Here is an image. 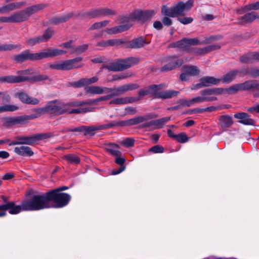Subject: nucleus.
I'll list each match as a JSON object with an SVG mask.
<instances>
[{
  "label": "nucleus",
  "instance_id": "nucleus-52",
  "mask_svg": "<svg viewBox=\"0 0 259 259\" xmlns=\"http://www.w3.org/2000/svg\"><path fill=\"white\" fill-rule=\"evenodd\" d=\"M109 23V21L108 20H104L101 22H96L89 28V30H93L104 27L106 26Z\"/></svg>",
  "mask_w": 259,
  "mask_h": 259
},
{
  "label": "nucleus",
  "instance_id": "nucleus-5",
  "mask_svg": "<svg viewBox=\"0 0 259 259\" xmlns=\"http://www.w3.org/2000/svg\"><path fill=\"white\" fill-rule=\"evenodd\" d=\"M225 94H233L242 91H259V80H247L242 83L235 84L228 88H224Z\"/></svg>",
  "mask_w": 259,
  "mask_h": 259
},
{
  "label": "nucleus",
  "instance_id": "nucleus-10",
  "mask_svg": "<svg viewBox=\"0 0 259 259\" xmlns=\"http://www.w3.org/2000/svg\"><path fill=\"white\" fill-rule=\"evenodd\" d=\"M47 113L52 115H58L67 112L65 103L58 100L50 102L46 105Z\"/></svg>",
  "mask_w": 259,
  "mask_h": 259
},
{
  "label": "nucleus",
  "instance_id": "nucleus-48",
  "mask_svg": "<svg viewBox=\"0 0 259 259\" xmlns=\"http://www.w3.org/2000/svg\"><path fill=\"white\" fill-rule=\"evenodd\" d=\"M222 38V35H211L208 37H206L204 40H200L199 45H207L210 44V42L218 40Z\"/></svg>",
  "mask_w": 259,
  "mask_h": 259
},
{
  "label": "nucleus",
  "instance_id": "nucleus-21",
  "mask_svg": "<svg viewBox=\"0 0 259 259\" xmlns=\"http://www.w3.org/2000/svg\"><path fill=\"white\" fill-rule=\"evenodd\" d=\"M12 23H20L29 18L26 9L17 12L11 15Z\"/></svg>",
  "mask_w": 259,
  "mask_h": 259
},
{
  "label": "nucleus",
  "instance_id": "nucleus-19",
  "mask_svg": "<svg viewBox=\"0 0 259 259\" xmlns=\"http://www.w3.org/2000/svg\"><path fill=\"white\" fill-rule=\"evenodd\" d=\"M28 117L26 115L16 117H9L5 118V121L8 125L16 124H24L28 121Z\"/></svg>",
  "mask_w": 259,
  "mask_h": 259
},
{
  "label": "nucleus",
  "instance_id": "nucleus-46",
  "mask_svg": "<svg viewBox=\"0 0 259 259\" xmlns=\"http://www.w3.org/2000/svg\"><path fill=\"white\" fill-rule=\"evenodd\" d=\"M88 49V45L83 44L82 45L78 46L76 47H73L70 51L71 54H75L79 55L84 53Z\"/></svg>",
  "mask_w": 259,
  "mask_h": 259
},
{
  "label": "nucleus",
  "instance_id": "nucleus-6",
  "mask_svg": "<svg viewBox=\"0 0 259 259\" xmlns=\"http://www.w3.org/2000/svg\"><path fill=\"white\" fill-rule=\"evenodd\" d=\"M53 137L51 133L37 134L30 136H19L15 138V140L11 141L9 146L17 145H32L38 141L50 138Z\"/></svg>",
  "mask_w": 259,
  "mask_h": 259
},
{
  "label": "nucleus",
  "instance_id": "nucleus-22",
  "mask_svg": "<svg viewBox=\"0 0 259 259\" xmlns=\"http://www.w3.org/2000/svg\"><path fill=\"white\" fill-rule=\"evenodd\" d=\"M6 211L9 210V212L11 214H16L21 211H25L22 206V203L21 205H16L15 202L13 201L8 202L4 203Z\"/></svg>",
  "mask_w": 259,
  "mask_h": 259
},
{
  "label": "nucleus",
  "instance_id": "nucleus-41",
  "mask_svg": "<svg viewBox=\"0 0 259 259\" xmlns=\"http://www.w3.org/2000/svg\"><path fill=\"white\" fill-rule=\"evenodd\" d=\"M82 19H94L100 17L99 9H93L81 14Z\"/></svg>",
  "mask_w": 259,
  "mask_h": 259
},
{
  "label": "nucleus",
  "instance_id": "nucleus-24",
  "mask_svg": "<svg viewBox=\"0 0 259 259\" xmlns=\"http://www.w3.org/2000/svg\"><path fill=\"white\" fill-rule=\"evenodd\" d=\"M256 19H259V15L254 12H249L239 18L238 23L240 25H245L252 22Z\"/></svg>",
  "mask_w": 259,
  "mask_h": 259
},
{
  "label": "nucleus",
  "instance_id": "nucleus-20",
  "mask_svg": "<svg viewBox=\"0 0 259 259\" xmlns=\"http://www.w3.org/2000/svg\"><path fill=\"white\" fill-rule=\"evenodd\" d=\"M234 117L240 119L239 123L244 125H253L254 124V120L250 117V115L245 112H240L234 114Z\"/></svg>",
  "mask_w": 259,
  "mask_h": 259
},
{
  "label": "nucleus",
  "instance_id": "nucleus-16",
  "mask_svg": "<svg viewBox=\"0 0 259 259\" xmlns=\"http://www.w3.org/2000/svg\"><path fill=\"white\" fill-rule=\"evenodd\" d=\"M82 58L78 57L75 58L65 60L61 62V70H69L81 67L83 65L79 64L78 62L81 61Z\"/></svg>",
  "mask_w": 259,
  "mask_h": 259
},
{
  "label": "nucleus",
  "instance_id": "nucleus-23",
  "mask_svg": "<svg viewBox=\"0 0 259 259\" xmlns=\"http://www.w3.org/2000/svg\"><path fill=\"white\" fill-rule=\"evenodd\" d=\"M14 151L16 154L23 157H30L34 154L32 149L26 146L16 147Z\"/></svg>",
  "mask_w": 259,
  "mask_h": 259
},
{
  "label": "nucleus",
  "instance_id": "nucleus-40",
  "mask_svg": "<svg viewBox=\"0 0 259 259\" xmlns=\"http://www.w3.org/2000/svg\"><path fill=\"white\" fill-rule=\"evenodd\" d=\"M179 94V92L174 90H166L163 92H159V99H166L176 97Z\"/></svg>",
  "mask_w": 259,
  "mask_h": 259
},
{
  "label": "nucleus",
  "instance_id": "nucleus-36",
  "mask_svg": "<svg viewBox=\"0 0 259 259\" xmlns=\"http://www.w3.org/2000/svg\"><path fill=\"white\" fill-rule=\"evenodd\" d=\"M125 161V159L124 158L120 157V156L116 157L115 162L116 164L120 165V167L118 169H114L112 171V175H118L121 172H122L125 169V166L124 165V163Z\"/></svg>",
  "mask_w": 259,
  "mask_h": 259
},
{
  "label": "nucleus",
  "instance_id": "nucleus-12",
  "mask_svg": "<svg viewBox=\"0 0 259 259\" xmlns=\"http://www.w3.org/2000/svg\"><path fill=\"white\" fill-rule=\"evenodd\" d=\"M153 11H142L137 10L131 13L127 17L130 20H137L142 23L149 21L154 15Z\"/></svg>",
  "mask_w": 259,
  "mask_h": 259
},
{
  "label": "nucleus",
  "instance_id": "nucleus-33",
  "mask_svg": "<svg viewBox=\"0 0 259 259\" xmlns=\"http://www.w3.org/2000/svg\"><path fill=\"white\" fill-rule=\"evenodd\" d=\"M202 85L204 87H209L211 85H217L221 81L220 79L215 78L212 76H204L201 78Z\"/></svg>",
  "mask_w": 259,
  "mask_h": 259
},
{
  "label": "nucleus",
  "instance_id": "nucleus-44",
  "mask_svg": "<svg viewBox=\"0 0 259 259\" xmlns=\"http://www.w3.org/2000/svg\"><path fill=\"white\" fill-rule=\"evenodd\" d=\"M183 68L185 71L190 76H196L199 73V70L195 66L186 65Z\"/></svg>",
  "mask_w": 259,
  "mask_h": 259
},
{
  "label": "nucleus",
  "instance_id": "nucleus-30",
  "mask_svg": "<svg viewBox=\"0 0 259 259\" xmlns=\"http://www.w3.org/2000/svg\"><path fill=\"white\" fill-rule=\"evenodd\" d=\"M240 72L241 71L238 69L232 70L224 75L220 79L224 83H229L234 80Z\"/></svg>",
  "mask_w": 259,
  "mask_h": 259
},
{
  "label": "nucleus",
  "instance_id": "nucleus-27",
  "mask_svg": "<svg viewBox=\"0 0 259 259\" xmlns=\"http://www.w3.org/2000/svg\"><path fill=\"white\" fill-rule=\"evenodd\" d=\"M25 2H17L11 3L8 5L4 6L0 8V13L5 14L8 13L15 9H19L21 6L25 5Z\"/></svg>",
  "mask_w": 259,
  "mask_h": 259
},
{
  "label": "nucleus",
  "instance_id": "nucleus-31",
  "mask_svg": "<svg viewBox=\"0 0 259 259\" xmlns=\"http://www.w3.org/2000/svg\"><path fill=\"white\" fill-rule=\"evenodd\" d=\"M48 6L49 4H48L41 3L32 5L29 7L26 8L25 9L27 11L29 17H30L32 15L45 9L48 7Z\"/></svg>",
  "mask_w": 259,
  "mask_h": 259
},
{
  "label": "nucleus",
  "instance_id": "nucleus-1",
  "mask_svg": "<svg viewBox=\"0 0 259 259\" xmlns=\"http://www.w3.org/2000/svg\"><path fill=\"white\" fill-rule=\"evenodd\" d=\"M66 53V51L53 48H49L44 52L36 53H31L29 50H26L16 55L14 57V60L17 63H21L27 60L35 61L44 58L62 55Z\"/></svg>",
  "mask_w": 259,
  "mask_h": 259
},
{
  "label": "nucleus",
  "instance_id": "nucleus-32",
  "mask_svg": "<svg viewBox=\"0 0 259 259\" xmlns=\"http://www.w3.org/2000/svg\"><path fill=\"white\" fill-rule=\"evenodd\" d=\"M200 94L202 96H209V95H219L225 94L224 88H212V89H207L202 90L200 92Z\"/></svg>",
  "mask_w": 259,
  "mask_h": 259
},
{
  "label": "nucleus",
  "instance_id": "nucleus-8",
  "mask_svg": "<svg viewBox=\"0 0 259 259\" xmlns=\"http://www.w3.org/2000/svg\"><path fill=\"white\" fill-rule=\"evenodd\" d=\"M18 76L7 75L0 77L1 83H16L30 80L29 75H30L31 70L26 69L18 71Z\"/></svg>",
  "mask_w": 259,
  "mask_h": 259
},
{
  "label": "nucleus",
  "instance_id": "nucleus-37",
  "mask_svg": "<svg viewBox=\"0 0 259 259\" xmlns=\"http://www.w3.org/2000/svg\"><path fill=\"white\" fill-rule=\"evenodd\" d=\"M62 159L65 160L67 163L73 165H77L80 162V158L74 154H68L62 157Z\"/></svg>",
  "mask_w": 259,
  "mask_h": 259
},
{
  "label": "nucleus",
  "instance_id": "nucleus-2",
  "mask_svg": "<svg viewBox=\"0 0 259 259\" xmlns=\"http://www.w3.org/2000/svg\"><path fill=\"white\" fill-rule=\"evenodd\" d=\"M193 0H188L186 2L180 1L170 8L166 6H162L161 12L162 15L170 17H179L184 16L193 6Z\"/></svg>",
  "mask_w": 259,
  "mask_h": 259
},
{
  "label": "nucleus",
  "instance_id": "nucleus-28",
  "mask_svg": "<svg viewBox=\"0 0 259 259\" xmlns=\"http://www.w3.org/2000/svg\"><path fill=\"white\" fill-rule=\"evenodd\" d=\"M139 99H135V98L133 97L116 98L111 100L109 104L110 105H123L137 101Z\"/></svg>",
  "mask_w": 259,
  "mask_h": 259
},
{
  "label": "nucleus",
  "instance_id": "nucleus-55",
  "mask_svg": "<svg viewBox=\"0 0 259 259\" xmlns=\"http://www.w3.org/2000/svg\"><path fill=\"white\" fill-rule=\"evenodd\" d=\"M71 87L75 88H80L84 86H87L84 78H80L76 81H73L69 83Z\"/></svg>",
  "mask_w": 259,
  "mask_h": 259
},
{
  "label": "nucleus",
  "instance_id": "nucleus-53",
  "mask_svg": "<svg viewBox=\"0 0 259 259\" xmlns=\"http://www.w3.org/2000/svg\"><path fill=\"white\" fill-rule=\"evenodd\" d=\"M99 15L100 17L102 16H107L110 15H114L116 14V12L110 9L104 8H99Z\"/></svg>",
  "mask_w": 259,
  "mask_h": 259
},
{
  "label": "nucleus",
  "instance_id": "nucleus-14",
  "mask_svg": "<svg viewBox=\"0 0 259 259\" xmlns=\"http://www.w3.org/2000/svg\"><path fill=\"white\" fill-rule=\"evenodd\" d=\"M53 33L54 31L48 28L45 30L44 33L42 35L36 36L33 38H27L26 42L30 46H33L41 42H47L51 38Z\"/></svg>",
  "mask_w": 259,
  "mask_h": 259
},
{
  "label": "nucleus",
  "instance_id": "nucleus-51",
  "mask_svg": "<svg viewBox=\"0 0 259 259\" xmlns=\"http://www.w3.org/2000/svg\"><path fill=\"white\" fill-rule=\"evenodd\" d=\"M21 45L4 44L0 45V51H11L17 48L20 49Z\"/></svg>",
  "mask_w": 259,
  "mask_h": 259
},
{
  "label": "nucleus",
  "instance_id": "nucleus-34",
  "mask_svg": "<svg viewBox=\"0 0 259 259\" xmlns=\"http://www.w3.org/2000/svg\"><path fill=\"white\" fill-rule=\"evenodd\" d=\"M105 89L106 87L92 85L90 87H85L84 90L87 93L92 94H105Z\"/></svg>",
  "mask_w": 259,
  "mask_h": 259
},
{
  "label": "nucleus",
  "instance_id": "nucleus-64",
  "mask_svg": "<svg viewBox=\"0 0 259 259\" xmlns=\"http://www.w3.org/2000/svg\"><path fill=\"white\" fill-rule=\"evenodd\" d=\"M250 76L253 78L259 77V69L256 68H251L250 71Z\"/></svg>",
  "mask_w": 259,
  "mask_h": 259
},
{
  "label": "nucleus",
  "instance_id": "nucleus-38",
  "mask_svg": "<svg viewBox=\"0 0 259 259\" xmlns=\"http://www.w3.org/2000/svg\"><path fill=\"white\" fill-rule=\"evenodd\" d=\"M119 148V146L118 145L114 143H110L107 145L105 149L106 151L110 154L116 157H119L121 155V152L116 149Z\"/></svg>",
  "mask_w": 259,
  "mask_h": 259
},
{
  "label": "nucleus",
  "instance_id": "nucleus-58",
  "mask_svg": "<svg viewBox=\"0 0 259 259\" xmlns=\"http://www.w3.org/2000/svg\"><path fill=\"white\" fill-rule=\"evenodd\" d=\"M177 20L184 25H187L193 22V19L192 17H186L180 16L177 18Z\"/></svg>",
  "mask_w": 259,
  "mask_h": 259
},
{
  "label": "nucleus",
  "instance_id": "nucleus-56",
  "mask_svg": "<svg viewBox=\"0 0 259 259\" xmlns=\"http://www.w3.org/2000/svg\"><path fill=\"white\" fill-rule=\"evenodd\" d=\"M176 140L179 143H184L188 141V137L185 133L177 134Z\"/></svg>",
  "mask_w": 259,
  "mask_h": 259
},
{
  "label": "nucleus",
  "instance_id": "nucleus-54",
  "mask_svg": "<svg viewBox=\"0 0 259 259\" xmlns=\"http://www.w3.org/2000/svg\"><path fill=\"white\" fill-rule=\"evenodd\" d=\"M191 54L199 56V55H204L206 54V51L205 50V47L203 48H192L190 53Z\"/></svg>",
  "mask_w": 259,
  "mask_h": 259
},
{
  "label": "nucleus",
  "instance_id": "nucleus-59",
  "mask_svg": "<svg viewBox=\"0 0 259 259\" xmlns=\"http://www.w3.org/2000/svg\"><path fill=\"white\" fill-rule=\"evenodd\" d=\"M135 140L133 138H127L121 142V144L125 147H131L134 146Z\"/></svg>",
  "mask_w": 259,
  "mask_h": 259
},
{
  "label": "nucleus",
  "instance_id": "nucleus-45",
  "mask_svg": "<svg viewBox=\"0 0 259 259\" xmlns=\"http://www.w3.org/2000/svg\"><path fill=\"white\" fill-rule=\"evenodd\" d=\"M240 62L244 64L253 63L252 52H250L241 56L239 58Z\"/></svg>",
  "mask_w": 259,
  "mask_h": 259
},
{
  "label": "nucleus",
  "instance_id": "nucleus-39",
  "mask_svg": "<svg viewBox=\"0 0 259 259\" xmlns=\"http://www.w3.org/2000/svg\"><path fill=\"white\" fill-rule=\"evenodd\" d=\"M105 91V94L110 93L108 95L110 97V99L114 97L118 96L123 94L120 86L114 87L110 88L106 87Z\"/></svg>",
  "mask_w": 259,
  "mask_h": 259
},
{
  "label": "nucleus",
  "instance_id": "nucleus-57",
  "mask_svg": "<svg viewBox=\"0 0 259 259\" xmlns=\"http://www.w3.org/2000/svg\"><path fill=\"white\" fill-rule=\"evenodd\" d=\"M149 151L154 153H162L164 152V148L160 145H156L151 147Z\"/></svg>",
  "mask_w": 259,
  "mask_h": 259
},
{
  "label": "nucleus",
  "instance_id": "nucleus-47",
  "mask_svg": "<svg viewBox=\"0 0 259 259\" xmlns=\"http://www.w3.org/2000/svg\"><path fill=\"white\" fill-rule=\"evenodd\" d=\"M123 94L138 89L140 86L137 83H128L120 85Z\"/></svg>",
  "mask_w": 259,
  "mask_h": 259
},
{
  "label": "nucleus",
  "instance_id": "nucleus-11",
  "mask_svg": "<svg viewBox=\"0 0 259 259\" xmlns=\"http://www.w3.org/2000/svg\"><path fill=\"white\" fill-rule=\"evenodd\" d=\"M200 39L197 38H184L172 44L174 47L178 48L188 53H190L192 46L199 45Z\"/></svg>",
  "mask_w": 259,
  "mask_h": 259
},
{
  "label": "nucleus",
  "instance_id": "nucleus-62",
  "mask_svg": "<svg viewBox=\"0 0 259 259\" xmlns=\"http://www.w3.org/2000/svg\"><path fill=\"white\" fill-rule=\"evenodd\" d=\"M0 97L3 102H10L11 101V97L6 92H0Z\"/></svg>",
  "mask_w": 259,
  "mask_h": 259
},
{
  "label": "nucleus",
  "instance_id": "nucleus-7",
  "mask_svg": "<svg viewBox=\"0 0 259 259\" xmlns=\"http://www.w3.org/2000/svg\"><path fill=\"white\" fill-rule=\"evenodd\" d=\"M140 62V59L137 57H128L124 59L105 65L104 68L110 71H121L127 69Z\"/></svg>",
  "mask_w": 259,
  "mask_h": 259
},
{
  "label": "nucleus",
  "instance_id": "nucleus-49",
  "mask_svg": "<svg viewBox=\"0 0 259 259\" xmlns=\"http://www.w3.org/2000/svg\"><path fill=\"white\" fill-rule=\"evenodd\" d=\"M19 109L17 106L11 104H5L3 106H0V113L6 112H13Z\"/></svg>",
  "mask_w": 259,
  "mask_h": 259
},
{
  "label": "nucleus",
  "instance_id": "nucleus-25",
  "mask_svg": "<svg viewBox=\"0 0 259 259\" xmlns=\"http://www.w3.org/2000/svg\"><path fill=\"white\" fill-rule=\"evenodd\" d=\"M72 13H68L59 16H56L49 20V23L53 25H59L65 23L71 18Z\"/></svg>",
  "mask_w": 259,
  "mask_h": 259
},
{
  "label": "nucleus",
  "instance_id": "nucleus-29",
  "mask_svg": "<svg viewBox=\"0 0 259 259\" xmlns=\"http://www.w3.org/2000/svg\"><path fill=\"white\" fill-rule=\"evenodd\" d=\"M233 123L232 118L228 115H221L219 117V124L224 130L231 127Z\"/></svg>",
  "mask_w": 259,
  "mask_h": 259
},
{
  "label": "nucleus",
  "instance_id": "nucleus-61",
  "mask_svg": "<svg viewBox=\"0 0 259 259\" xmlns=\"http://www.w3.org/2000/svg\"><path fill=\"white\" fill-rule=\"evenodd\" d=\"M205 47V50L206 51L207 54L210 53L213 51L217 50L220 49L221 48V46L219 45H211L207 46Z\"/></svg>",
  "mask_w": 259,
  "mask_h": 259
},
{
  "label": "nucleus",
  "instance_id": "nucleus-18",
  "mask_svg": "<svg viewBox=\"0 0 259 259\" xmlns=\"http://www.w3.org/2000/svg\"><path fill=\"white\" fill-rule=\"evenodd\" d=\"M15 96L18 97L22 103L27 104L37 105L39 102L37 98L30 97L27 94L23 92L15 93Z\"/></svg>",
  "mask_w": 259,
  "mask_h": 259
},
{
  "label": "nucleus",
  "instance_id": "nucleus-35",
  "mask_svg": "<svg viewBox=\"0 0 259 259\" xmlns=\"http://www.w3.org/2000/svg\"><path fill=\"white\" fill-rule=\"evenodd\" d=\"M165 87V85L163 84H153L148 87L147 89L149 92V95H151V97L153 98H158V91L162 90Z\"/></svg>",
  "mask_w": 259,
  "mask_h": 259
},
{
  "label": "nucleus",
  "instance_id": "nucleus-13",
  "mask_svg": "<svg viewBox=\"0 0 259 259\" xmlns=\"http://www.w3.org/2000/svg\"><path fill=\"white\" fill-rule=\"evenodd\" d=\"M167 63L160 69L161 72H167L179 67L183 63V60L177 56H172L166 58Z\"/></svg>",
  "mask_w": 259,
  "mask_h": 259
},
{
  "label": "nucleus",
  "instance_id": "nucleus-50",
  "mask_svg": "<svg viewBox=\"0 0 259 259\" xmlns=\"http://www.w3.org/2000/svg\"><path fill=\"white\" fill-rule=\"evenodd\" d=\"M126 41L122 39H108L109 46H122L125 48Z\"/></svg>",
  "mask_w": 259,
  "mask_h": 259
},
{
  "label": "nucleus",
  "instance_id": "nucleus-63",
  "mask_svg": "<svg viewBox=\"0 0 259 259\" xmlns=\"http://www.w3.org/2000/svg\"><path fill=\"white\" fill-rule=\"evenodd\" d=\"M169 17V16H164L162 19L161 22L164 25L169 26L172 24V20Z\"/></svg>",
  "mask_w": 259,
  "mask_h": 259
},
{
  "label": "nucleus",
  "instance_id": "nucleus-42",
  "mask_svg": "<svg viewBox=\"0 0 259 259\" xmlns=\"http://www.w3.org/2000/svg\"><path fill=\"white\" fill-rule=\"evenodd\" d=\"M170 120V117H164L157 120H152V124L155 126V128H161Z\"/></svg>",
  "mask_w": 259,
  "mask_h": 259
},
{
  "label": "nucleus",
  "instance_id": "nucleus-26",
  "mask_svg": "<svg viewBox=\"0 0 259 259\" xmlns=\"http://www.w3.org/2000/svg\"><path fill=\"white\" fill-rule=\"evenodd\" d=\"M132 24H127L115 26L110 28H106L104 31L109 34H115L123 32L128 29L132 26Z\"/></svg>",
  "mask_w": 259,
  "mask_h": 259
},
{
  "label": "nucleus",
  "instance_id": "nucleus-17",
  "mask_svg": "<svg viewBox=\"0 0 259 259\" xmlns=\"http://www.w3.org/2000/svg\"><path fill=\"white\" fill-rule=\"evenodd\" d=\"M149 42H147L143 37H139L131 41H126L125 48L137 49L143 47Z\"/></svg>",
  "mask_w": 259,
  "mask_h": 259
},
{
  "label": "nucleus",
  "instance_id": "nucleus-43",
  "mask_svg": "<svg viewBox=\"0 0 259 259\" xmlns=\"http://www.w3.org/2000/svg\"><path fill=\"white\" fill-rule=\"evenodd\" d=\"M35 114H32L30 115H26L27 117L28 120L30 119H33L35 118H37L40 116L41 115L47 113V109L46 105L42 108H39L35 109Z\"/></svg>",
  "mask_w": 259,
  "mask_h": 259
},
{
  "label": "nucleus",
  "instance_id": "nucleus-15",
  "mask_svg": "<svg viewBox=\"0 0 259 259\" xmlns=\"http://www.w3.org/2000/svg\"><path fill=\"white\" fill-rule=\"evenodd\" d=\"M110 128H113L112 122H110L107 124L102 125H96L91 126H80V132H84V135H90L93 136L95 135V132L99 130H106Z\"/></svg>",
  "mask_w": 259,
  "mask_h": 259
},
{
  "label": "nucleus",
  "instance_id": "nucleus-60",
  "mask_svg": "<svg viewBox=\"0 0 259 259\" xmlns=\"http://www.w3.org/2000/svg\"><path fill=\"white\" fill-rule=\"evenodd\" d=\"M65 106H66L67 112H69V107H77L82 106V101H72L68 103L65 104Z\"/></svg>",
  "mask_w": 259,
  "mask_h": 259
},
{
  "label": "nucleus",
  "instance_id": "nucleus-3",
  "mask_svg": "<svg viewBox=\"0 0 259 259\" xmlns=\"http://www.w3.org/2000/svg\"><path fill=\"white\" fill-rule=\"evenodd\" d=\"M23 209L25 211H34L51 207L49 202L48 193L42 195L33 196L30 199L22 202Z\"/></svg>",
  "mask_w": 259,
  "mask_h": 259
},
{
  "label": "nucleus",
  "instance_id": "nucleus-9",
  "mask_svg": "<svg viewBox=\"0 0 259 259\" xmlns=\"http://www.w3.org/2000/svg\"><path fill=\"white\" fill-rule=\"evenodd\" d=\"M157 117L158 115L157 114H150L144 116H138L126 120H114L111 122L112 127L115 126H126L138 124L144 121H147L149 119L155 118Z\"/></svg>",
  "mask_w": 259,
  "mask_h": 259
},
{
  "label": "nucleus",
  "instance_id": "nucleus-4",
  "mask_svg": "<svg viewBox=\"0 0 259 259\" xmlns=\"http://www.w3.org/2000/svg\"><path fill=\"white\" fill-rule=\"evenodd\" d=\"M48 193L49 202L51 207L61 208L67 205L71 199L69 194L60 192L57 190H51Z\"/></svg>",
  "mask_w": 259,
  "mask_h": 259
}]
</instances>
